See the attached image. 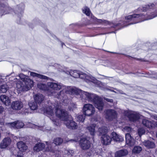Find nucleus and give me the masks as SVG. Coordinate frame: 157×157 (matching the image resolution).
Masks as SVG:
<instances>
[{
  "instance_id": "nucleus-1",
  "label": "nucleus",
  "mask_w": 157,
  "mask_h": 157,
  "mask_svg": "<svg viewBox=\"0 0 157 157\" xmlns=\"http://www.w3.org/2000/svg\"><path fill=\"white\" fill-rule=\"evenodd\" d=\"M53 105L49 106L44 110V113L48 116L53 117L55 114L59 119L64 121V123L66 126L69 128L75 129L77 128L78 126L76 123L72 120H69L70 116L69 115L65 109L56 108Z\"/></svg>"
},
{
  "instance_id": "nucleus-2",
  "label": "nucleus",
  "mask_w": 157,
  "mask_h": 157,
  "mask_svg": "<svg viewBox=\"0 0 157 157\" xmlns=\"http://www.w3.org/2000/svg\"><path fill=\"white\" fill-rule=\"evenodd\" d=\"M71 92L73 94H81L82 97L85 98L90 101L93 102L95 106L99 110H102L104 105L101 98L95 94L83 91L76 88H72Z\"/></svg>"
},
{
  "instance_id": "nucleus-3",
  "label": "nucleus",
  "mask_w": 157,
  "mask_h": 157,
  "mask_svg": "<svg viewBox=\"0 0 157 157\" xmlns=\"http://www.w3.org/2000/svg\"><path fill=\"white\" fill-rule=\"evenodd\" d=\"M19 77L23 81L21 82L17 80L15 77H13L10 78V80L16 82V87L20 92L22 91H27L30 89L33 86V81L29 78V77L22 74L19 75Z\"/></svg>"
},
{
  "instance_id": "nucleus-4",
  "label": "nucleus",
  "mask_w": 157,
  "mask_h": 157,
  "mask_svg": "<svg viewBox=\"0 0 157 157\" xmlns=\"http://www.w3.org/2000/svg\"><path fill=\"white\" fill-rule=\"evenodd\" d=\"M157 16V13H144L140 14H134L125 17L126 22H129L127 25H124L123 26H127L130 25L137 23L145 20H148Z\"/></svg>"
},
{
  "instance_id": "nucleus-5",
  "label": "nucleus",
  "mask_w": 157,
  "mask_h": 157,
  "mask_svg": "<svg viewBox=\"0 0 157 157\" xmlns=\"http://www.w3.org/2000/svg\"><path fill=\"white\" fill-rule=\"evenodd\" d=\"M48 85L50 88L54 90H58L63 88V90L60 91L57 95V97L60 99L62 101H64L67 98V97L65 95L63 92H67L70 91L71 92V88L70 87H67L61 84H57L53 82H50L48 83Z\"/></svg>"
},
{
  "instance_id": "nucleus-6",
  "label": "nucleus",
  "mask_w": 157,
  "mask_h": 157,
  "mask_svg": "<svg viewBox=\"0 0 157 157\" xmlns=\"http://www.w3.org/2000/svg\"><path fill=\"white\" fill-rule=\"evenodd\" d=\"M122 113L125 116L128 117L130 121H134L138 120L140 114L136 112L129 110H123Z\"/></svg>"
},
{
  "instance_id": "nucleus-7",
  "label": "nucleus",
  "mask_w": 157,
  "mask_h": 157,
  "mask_svg": "<svg viewBox=\"0 0 157 157\" xmlns=\"http://www.w3.org/2000/svg\"><path fill=\"white\" fill-rule=\"evenodd\" d=\"M83 111L84 114L87 116H90L94 114L95 110L94 107L91 104H87L84 105Z\"/></svg>"
},
{
  "instance_id": "nucleus-8",
  "label": "nucleus",
  "mask_w": 157,
  "mask_h": 157,
  "mask_svg": "<svg viewBox=\"0 0 157 157\" xmlns=\"http://www.w3.org/2000/svg\"><path fill=\"white\" fill-rule=\"evenodd\" d=\"M79 145L83 150L89 149L91 147L90 141L86 138H82L79 141Z\"/></svg>"
},
{
  "instance_id": "nucleus-9",
  "label": "nucleus",
  "mask_w": 157,
  "mask_h": 157,
  "mask_svg": "<svg viewBox=\"0 0 157 157\" xmlns=\"http://www.w3.org/2000/svg\"><path fill=\"white\" fill-rule=\"evenodd\" d=\"M79 77L84 79L86 82L89 81L96 84H99L101 82L97 80L94 77L91 76L87 75L86 74L82 72L80 73Z\"/></svg>"
},
{
  "instance_id": "nucleus-10",
  "label": "nucleus",
  "mask_w": 157,
  "mask_h": 157,
  "mask_svg": "<svg viewBox=\"0 0 157 157\" xmlns=\"http://www.w3.org/2000/svg\"><path fill=\"white\" fill-rule=\"evenodd\" d=\"M91 18L94 21H96L98 23H104L106 24H108L109 25H111V27L114 28L115 27L119 25V24H115L113 22H110L105 20H101V19H98L94 16L91 15Z\"/></svg>"
},
{
  "instance_id": "nucleus-11",
  "label": "nucleus",
  "mask_w": 157,
  "mask_h": 157,
  "mask_svg": "<svg viewBox=\"0 0 157 157\" xmlns=\"http://www.w3.org/2000/svg\"><path fill=\"white\" fill-rule=\"evenodd\" d=\"M46 144L47 146L46 149V151H50L54 153H56L57 151L58 147L53 143L46 142Z\"/></svg>"
},
{
  "instance_id": "nucleus-12",
  "label": "nucleus",
  "mask_w": 157,
  "mask_h": 157,
  "mask_svg": "<svg viewBox=\"0 0 157 157\" xmlns=\"http://www.w3.org/2000/svg\"><path fill=\"white\" fill-rule=\"evenodd\" d=\"M23 106V103L21 101H13L11 104V108L14 110H18L21 109Z\"/></svg>"
},
{
  "instance_id": "nucleus-13",
  "label": "nucleus",
  "mask_w": 157,
  "mask_h": 157,
  "mask_svg": "<svg viewBox=\"0 0 157 157\" xmlns=\"http://www.w3.org/2000/svg\"><path fill=\"white\" fill-rule=\"evenodd\" d=\"M117 113L113 109H108L106 111V118L109 120H111L116 117Z\"/></svg>"
},
{
  "instance_id": "nucleus-14",
  "label": "nucleus",
  "mask_w": 157,
  "mask_h": 157,
  "mask_svg": "<svg viewBox=\"0 0 157 157\" xmlns=\"http://www.w3.org/2000/svg\"><path fill=\"white\" fill-rule=\"evenodd\" d=\"M155 122L154 121H150L146 119H143L142 120L143 125L149 128H152L155 126Z\"/></svg>"
},
{
  "instance_id": "nucleus-15",
  "label": "nucleus",
  "mask_w": 157,
  "mask_h": 157,
  "mask_svg": "<svg viewBox=\"0 0 157 157\" xmlns=\"http://www.w3.org/2000/svg\"><path fill=\"white\" fill-rule=\"evenodd\" d=\"M125 139L127 144L130 146H132L135 144V141L129 133H128L126 134Z\"/></svg>"
},
{
  "instance_id": "nucleus-16",
  "label": "nucleus",
  "mask_w": 157,
  "mask_h": 157,
  "mask_svg": "<svg viewBox=\"0 0 157 157\" xmlns=\"http://www.w3.org/2000/svg\"><path fill=\"white\" fill-rule=\"evenodd\" d=\"M11 142V140L9 137L4 138L1 143L0 147L2 148H6L10 144Z\"/></svg>"
},
{
  "instance_id": "nucleus-17",
  "label": "nucleus",
  "mask_w": 157,
  "mask_h": 157,
  "mask_svg": "<svg viewBox=\"0 0 157 157\" xmlns=\"http://www.w3.org/2000/svg\"><path fill=\"white\" fill-rule=\"evenodd\" d=\"M102 143L105 145H108L110 143L112 139L109 136L106 134L102 135L101 137Z\"/></svg>"
},
{
  "instance_id": "nucleus-18",
  "label": "nucleus",
  "mask_w": 157,
  "mask_h": 157,
  "mask_svg": "<svg viewBox=\"0 0 157 157\" xmlns=\"http://www.w3.org/2000/svg\"><path fill=\"white\" fill-rule=\"evenodd\" d=\"M143 145L148 149L153 148L155 147V144L153 141L150 140H145L143 142Z\"/></svg>"
},
{
  "instance_id": "nucleus-19",
  "label": "nucleus",
  "mask_w": 157,
  "mask_h": 157,
  "mask_svg": "<svg viewBox=\"0 0 157 157\" xmlns=\"http://www.w3.org/2000/svg\"><path fill=\"white\" fill-rule=\"evenodd\" d=\"M112 139L115 141L118 142H121L124 140V138L121 136L118 135L116 133L113 132L112 133Z\"/></svg>"
},
{
  "instance_id": "nucleus-20",
  "label": "nucleus",
  "mask_w": 157,
  "mask_h": 157,
  "mask_svg": "<svg viewBox=\"0 0 157 157\" xmlns=\"http://www.w3.org/2000/svg\"><path fill=\"white\" fill-rule=\"evenodd\" d=\"M128 153V151L126 149L120 150L116 152L115 154V157H122L126 155Z\"/></svg>"
},
{
  "instance_id": "nucleus-21",
  "label": "nucleus",
  "mask_w": 157,
  "mask_h": 157,
  "mask_svg": "<svg viewBox=\"0 0 157 157\" xmlns=\"http://www.w3.org/2000/svg\"><path fill=\"white\" fill-rule=\"evenodd\" d=\"M24 7V5L23 4L20 5L19 6H17L15 8V13L17 14L19 17L21 16L23 13L22 10Z\"/></svg>"
},
{
  "instance_id": "nucleus-22",
  "label": "nucleus",
  "mask_w": 157,
  "mask_h": 157,
  "mask_svg": "<svg viewBox=\"0 0 157 157\" xmlns=\"http://www.w3.org/2000/svg\"><path fill=\"white\" fill-rule=\"evenodd\" d=\"M1 101L6 105H9L10 103V100L9 97L5 95L0 96Z\"/></svg>"
},
{
  "instance_id": "nucleus-23",
  "label": "nucleus",
  "mask_w": 157,
  "mask_h": 157,
  "mask_svg": "<svg viewBox=\"0 0 157 157\" xmlns=\"http://www.w3.org/2000/svg\"><path fill=\"white\" fill-rule=\"evenodd\" d=\"M34 99L35 101L39 104L44 100V97L42 94H36L34 96Z\"/></svg>"
},
{
  "instance_id": "nucleus-24",
  "label": "nucleus",
  "mask_w": 157,
  "mask_h": 157,
  "mask_svg": "<svg viewBox=\"0 0 157 157\" xmlns=\"http://www.w3.org/2000/svg\"><path fill=\"white\" fill-rule=\"evenodd\" d=\"M45 145L44 144L42 143H37L34 147L33 149L35 151L38 152L42 150L45 147Z\"/></svg>"
},
{
  "instance_id": "nucleus-25",
  "label": "nucleus",
  "mask_w": 157,
  "mask_h": 157,
  "mask_svg": "<svg viewBox=\"0 0 157 157\" xmlns=\"http://www.w3.org/2000/svg\"><path fill=\"white\" fill-rule=\"evenodd\" d=\"M17 146L19 150L21 151H24L27 149V146L22 141L18 142L17 144Z\"/></svg>"
},
{
  "instance_id": "nucleus-26",
  "label": "nucleus",
  "mask_w": 157,
  "mask_h": 157,
  "mask_svg": "<svg viewBox=\"0 0 157 157\" xmlns=\"http://www.w3.org/2000/svg\"><path fill=\"white\" fill-rule=\"evenodd\" d=\"M96 126V124H93L88 126L87 128V129L89 131L90 134L92 136H94L95 133V128Z\"/></svg>"
},
{
  "instance_id": "nucleus-27",
  "label": "nucleus",
  "mask_w": 157,
  "mask_h": 157,
  "mask_svg": "<svg viewBox=\"0 0 157 157\" xmlns=\"http://www.w3.org/2000/svg\"><path fill=\"white\" fill-rule=\"evenodd\" d=\"M1 9L4 11L3 14H6L9 13L8 10H10L9 7H8L7 4H2L1 5Z\"/></svg>"
},
{
  "instance_id": "nucleus-28",
  "label": "nucleus",
  "mask_w": 157,
  "mask_h": 157,
  "mask_svg": "<svg viewBox=\"0 0 157 157\" xmlns=\"http://www.w3.org/2000/svg\"><path fill=\"white\" fill-rule=\"evenodd\" d=\"M30 75L31 76L36 77L42 79H47L48 78V77L33 72H30Z\"/></svg>"
},
{
  "instance_id": "nucleus-29",
  "label": "nucleus",
  "mask_w": 157,
  "mask_h": 157,
  "mask_svg": "<svg viewBox=\"0 0 157 157\" xmlns=\"http://www.w3.org/2000/svg\"><path fill=\"white\" fill-rule=\"evenodd\" d=\"M37 103L35 101H30L29 103V105L31 110H36L38 108Z\"/></svg>"
},
{
  "instance_id": "nucleus-30",
  "label": "nucleus",
  "mask_w": 157,
  "mask_h": 157,
  "mask_svg": "<svg viewBox=\"0 0 157 157\" xmlns=\"http://www.w3.org/2000/svg\"><path fill=\"white\" fill-rule=\"evenodd\" d=\"M107 130V128L105 126H103L101 128H99L98 129V132L102 136L106 134Z\"/></svg>"
},
{
  "instance_id": "nucleus-31",
  "label": "nucleus",
  "mask_w": 157,
  "mask_h": 157,
  "mask_svg": "<svg viewBox=\"0 0 157 157\" xmlns=\"http://www.w3.org/2000/svg\"><path fill=\"white\" fill-rule=\"evenodd\" d=\"M142 147L139 146H135L132 149V152L134 154H138L142 151Z\"/></svg>"
},
{
  "instance_id": "nucleus-32",
  "label": "nucleus",
  "mask_w": 157,
  "mask_h": 157,
  "mask_svg": "<svg viewBox=\"0 0 157 157\" xmlns=\"http://www.w3.org/2000/svg\"><path fill=\"white\" fill-rule=\"evenodd\" d=\"M9 87L7 84H5L0 86V92L4 93L8 89Z\"/></svg>"
},
{
  "instance_id": "nucleus-33",
  "label": "nucleus",
  "mask_w": 157,
  "mask_h": 157,
  "mask_svg": "<svg viewBox=\"0 0 157 157\" xmlns=\"http://www.w3.org/2000/svg\"><path fill=\"white\" fill-rule=\"evenodd\" d=\"M80 72L76 71H71L70 72V75L74 78H77L79 76Z\"/></svg>"
},
{
  "instance_id": "nucleus-34",
  "label": "nucleus",
  "mask_w": 157,
  "mask_h": 157,
  "mask_svg": "<svg viewBox=\"0 0 157 157\" xmlns=\"http://www.w3.org/2000/svg\"><path fill=\"white\" fill-rule=\"evenodd\" d=\"M63 140L60 138H56L54 140V143L57 146L58 145H60L63 142Z\"/></svg>"
},
{
  "instance_id": "nucleus-35",
  "label": "nucleus",
  "mask_w": 157,
  "mask_h": 157,
  "mask_svg": "<svg viewBox=\"0 0 157 157\" xmlns=\"http://www.w3.org/2000/svg\"><path fill=\"white\" fill-rule=\"evenodd\" d=\"M155 6V4L153 3H149L147 5H146L145 6L143 7V11H144L146 10L147 9H151L153 7Z\"/></svg>"
},
{
  "instance_id": "nucleus-36",
  "label": "nucleus",
  "mask_w": 157,
  "mask_h": 157,
  "mask_svg": "<svg viewBox=\"0 0 157 157\" xmlns=\"http://www.w3.org/2000/svg\"><path fill=\"white\" fill-rule=\"evenodd\" d=\"M85 116L83 115H77L76 119L77 121L79 122H83L85 119Z\"/></svg>"
},
{
  "instance_id": "nucleus-37",
  "label": "nucleus",
  "mask_w": 157,
  "mask_h": 157,
  "mask_svg": "<svg viewBox=\"0 0 157 157\" xmlns=\"http://www.w3.org/2000/svg\"><path fill=\"white\" fill-rule=\"evenodd\" d=\"M82 12L87 16H90L91 13L90 9L87 7H85L84 8L82 9Z\"/></svg>"
},
{
  "instance_id": "nucleus-38",
  "label": "nucleus",
  "mask_w": 157,
  "mask_h": 157,
  "mask_svg": "<svg viewBox=\"0 0 157 157\" xmlns=\"http://www.w3.org/2000/svg\"><path fill=\"white\" fill-rule=\"evenodd\" d=\"M24 126V123L20 121H17L16 129H18L22 128Z\"/></svg>"
},
{
  "instance_id": "nucleus-39",
  "label": "nucleus",
  "mask_w": 157,
  "mask_h": 157,
  "mask_svg": "<svg viewBox=\"0 0 157 157\" xmlns=\"http://www.w3.org/2000/svg\"><path fill=\"white\" fill-rule=\"evenodd\" d=\"M17 121L10 123L8 124V125L11 128H16Z\"/></svg>"
},
{
  "instance_id": "nucleus-40",
  "label": "nucleus",
  "mask_w": 157,
  "mask_h": 157,
  "mask_svg": "<svg viewBox=\"0 0 157 157\" xmlns=\"http://www.w3.org/2000/svg\"><path fill=\"white\" fill-rule=\"evenodd\" d=\"M37 87L40 89L44 90L46 89V86L44 84L40 83L37 84Z\"/></svg>"
},
{
  "instance_id": "nucleus-41",
  "label": "nucleus",
  "mask_w": 157,
  "mask_h": 157,
  "mask_svg": "<svg viewBox=\"0 0 157 157\" xmlns=\"http://www.w3.org/2000/svg\"><path fill=\"white\" fill-rule=\"evenodd\" d=\"M145 132V130L143 128H139L138 130V133L140 136H141L142 135L144 134Z\"/></svg>"
},
{
  "instance_id": "nucleus-42",
  "label": "nucleus",
  "mask_w": 157,
  "mask_h": 157,
  "mask_svg": "<svg viewBox=\"0 0 157 157\" xmlns=\"http://www.w3.org/2000/svg\"><path fill=\"white\" fill-rule=\"evenodd\" d=\"M76 107V105L74 103H72L71 104L70 109L73 110Z\"/></svg>"
},
{
  "instance_id": "nucleus-43",
  "label": "nucleus",
  "mask_w": 157,
  "mask_h": 157,
  "mask_svg": "<svg viewBox=\"0 0 157 157\" xmlns=\"http://www.w3.org/2000/svg\"><path fill=\"white\" fill-rule=\"evenodd\" d=\"M29 109L28 108H24L23 109V113L25 114L29 113Z\"/></svg>"
},
{
  "instance_id": "nucleus-44",
  "label": "nucleus",
  "mask_w": 157,
  "mask_h": 157,
  "mask_svg": "<svg viewBox=\"0 0 157 157\" xmlns=\"http://www.w3.org/2000/svg\"><path fill=\"white\" fill-rule=\"evenodd\" d=\"M104 99L108 102L112 103L113 102V100L111 99L104 98Z\"/></svg>"
},
{
  "instance_id": "nucleus-45",
  "label": "nucleus",
  "mask_w": 157,
  "mask_h": 157,
  "mask_svg": "<svg viewBox=\"0 0 157 157\" xmlns=\"http://www.w3.org/2000/svg\"><path fill=\"white\" fill-rule=\"evenodd\" d=\"M124 129L128 132L130 131L131 130V128L129 127H125L124 128Z\"/></svg>"
},
{
  "instance_id": "nucleus-46",
  "label": "nucleus",
  "mask_w": 157,
  "mask_h": 157,
  "mask_svg": "<svg viewBox=\"0 0 157 157\" xmlns=\"http://www.w3.org/2000/svg\"><path fill=\"white\" fill-rule=\"evenodd\" d=\"M4 120L3 119H0V125H4Z\"/></svg>"
},
{
  "instance_id": "nucleus-47",
  "label": "nucleus",
  "mask_w": 157,
  "mask_h": 157,
  "mask_svg": "<svg viewBox=\"0 0 157 157\" xmlns=\"http://www.w3.org/2000/svg\"><path fill=\"white\" fill-rule=\"evenodd\" d=\"M115 90H117V92H118V93H119L120 94H124L123 91L121 90H118L116 88H114Z\"/></svg>"
},
{
  "instance_id": "nucleus-48",
  "label": "nucleus",
  "mask_w": 157,
  "mask_h": 157,
  "mask_svg": "<svg viewBox=\"0 0 157 157\" xmlns=\"http://www.w3.org/2000/svg\"><path fill=\"white\" fill-rule=\"evenodd\" d=\"M74 152V151L73 150H69V151H68V155H72Z\"/></svg>"
},
{
  "instance_id": "nucleus-49",
  "label": "nucleus",
  "mask_w": 157,
  "mask_h": 157,
  "mask_svg": "<svg viewBox=\"0 0 157 157\" xmlns=\"http://www.w3.org/2000/svg\"><path fill=\"white\" fill-rule=\"evenodd\" d=\"M126 74H134V75H138V74H139V73L138 72H136V73H133V72H128L127 73H126Z\"/></svg>"
},
{
  "instance_id": "nucleus-50",
  "label": "nucleus",
  "mask_w": 157,
  "mask_h": 157,
  "mask_svg": "<svg viewBox=\"0 0 157 157\" xmlns=\"http://www.w3.org/2000/svg\"><path fill=\"white\" fill-rule=\"evenodd\" d=\"M4 109L2 106H0V114L2 113L4 111Z\"/></svg>"
},
{
  "instance_id": "nucleus-51",
  "label": "nucleus",
  "mask_w": 157,
  "mask_h": 157,
  "mask_svg": "<svg viewBox=\"0 0 157 157\" xmlns=\"http://www.w3.org/2000/svg\"><path fill=\"white\" fill-rule=\"evenodd\" d=\"M108 90H110L111 91V92H114L116 93H118V92H116V91H114V90H110V89H107Z\"/></svg>"
},
{
  "instance_id": "nucleus-52",
  "label": "nucleus",
  "mask_w": 157,
  "mask_h": 157,
  "mask_svg": "<svg viewBox=\"0 0 157 157\" xmlns=\"http://www.w3.org/2000/svg\"><path fill=\"white\" fill-rule=\"evenodd\" d=\"M70 141H71V142L72 141H75V142H77V140H74V139H71V140Z\"/></svg>"
},
{
  "instance_id": "nucleus-53",
  "label": "nucleus",
  "mask_w": 157,
  "mask_h": 157,
  "mask_svg": "<svg viewBox=\"0 0 157 157\" xmlns=\"http://www.w3.org/2000/svg\"><path fill=\"white\" fill-rule=\"evenodd\" d=\"M154 119L156 120H157V115L154 116Z\"/></svg>"
},
{
  "instance_id": "nucleus-54",
  "label": "nucleus",
  "mask_w": 157,
  "mask_h": 157,
  "mask_svg": "<svg viewBox=\"0 0 157 157\" xmlns=\"http://www.w3.org/2000/svg\"><path fill=\"white\" fill-rule=\"evenodd\" d=\"M136 59V60H138L141 61H143V59H141L137 58V59Z\"/></svg>"
},
{
  "instance_id": "nucleus-55",
  "label": "nucleus",
  "mask_w": 157,
  "mask_h": 157,
  "mask_svg": "<svg viewBox=\"0 0 157 157\" xmlns=\"http://www.w3.org/2000/svg\"><path fill=\"white\" fill-rule=\"evenodd\" d=\"M16 157H23L21 155H17Z\"/></svg>"
},
{
  "instance_id": "nucleus-56",
  "label": "nucleus",
  "mask_w": 157,
  "mask_h": 157,
  "mask_svg": "<svg viewBox=\"0 0 157 157\" xmlns=\"http://www.w3.org/2000/svg\"><path fill=\"white\" fill-rule=\"evenodd\" d=\"M155 126L157 127V121H156V122H155Z\"/></svg>"
},
{
  "instance_id": "nucleus-57",
  "label": "nucleus",
  "mask_w": 157,
  "mask_h": 157,
  "mask_svg": "<svg viewBox=\"0 0 157 157\" xmlns=\"http://www.w3.org/2000/svg\"><path fill=\"white\" fill-rule=\"evenodd\" d=\"M62 46H63V45H64V44L63 43H62Z\"/></svg>"
},
{
  "instance_id": "nucleus-58",
  "label": "nucleus",
  "mask_w": 157,
  "mask_h": 157,
  "mask_svg": "<svg viewBox=\"0 0 157 157\" xmlns=\"http://www.w3.org/2000/svg\"><path fill=\"white\" fill-rule=\"evenodd\" d=\"M155 5H157V2L156 3H155Z\"/></svg>"
},
{
  "instance_id": "nucleus-59",
  "label": "nucleus",
  "mask_w": 157,
  "mask_h": 157,
  "mask_svg": "<svg viewBox=\"0 0 157 157\" xmlns=\"http://www.w3.org/2000/svg\"><path fill=\"white\" fill-rule=\"evenodd\" d=\"M126 56L127 57H128V56H129L128 55H126Z\"/></svg>"
},
{
  "instance_id": "nucleus-60",
  "label": "nucleus",
  "mask_w": 157,
  "mask_h": 157,
  "mask_svg": "<svg viewBox=\"0 0 157 157\" xmlns=\"http://www.w3.org/2000/svg\"><path fill=\"white\" fill-rule=\"evenodd\" d=\"M156 137H157V133H156Z\"/></svg>"
},
{
  "instance_id": "nucleus-61",
  "label": "nucleus",
  "mask_w": 157,
  "mask_h": 157,
  "mask_svg": "<svg viewBox=\"0 0 157 157\" xmlns=\"http://www.w3.org/2000/svg\"><path fill=\"white\" fill-rule=\"evenodd\" d=\"M52 120L53 122H54V121L53 119Z\"/></svg>"
},
{
  "instance_id": "nucleus-62",
  "label": "nucleus",
  "mask_w": 157,
  "mask_h": 157,
  "mask_svg": "<svg viewBox=\"0 0 157 157\" xmlns=\"http://www.w3.org/2000/svg\"><path fill=\"white\" fill-rule=\"evenodd\" d=\"M1 75L0 74V77H1Z\"/></svg>"
},
{
  "instance_id": "nucleus-63",
  "label": "nucleus",
  "mask_w": 157,
  "mask_h": 157,
  "mask_svg": "<svg viewBox=\"0 0 157 157\" xmlns=\"http://www.w3.org/2000/svg\"><path fill=\"white\" fill-rule=\"evenodd\" d=\"M138 9V10H140V9H139V8Z\"/></svg>"
},
{
  "instance_id": "nucleus-64",
  "label": "nucleus",
  "mask_w": 157,
  "mask_h": 157,
  "mask_svg": "<svg viewBox=\"0 0 157 157\" xmlns=\"http://www.w3.org/2000/svg\"><path fill=\"white\" fill-rule=\"evenodd\" d=\"M113 32H111V33H113Z\"/></svg>"
}]
</instances>
